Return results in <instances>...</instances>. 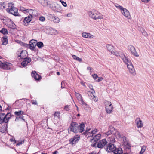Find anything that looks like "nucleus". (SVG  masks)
Instances as JSON below:
<instances>
[{
  "label": "nucleus",
  "mask_w": 154,
  "mask_h": 154,
  "mask_svg": "<svg viewBox=\"0 0 154 154\" xmlns=\"http://www.w3.org/2000/svg\"><path fill=\"white\" fill-rule=\"evenodd\" d=\"M85 125L83 123H82L80 124V125L76 122H72L70 126V129L71 131L75 133H77L79 132L82 133L84 131Z\"/></svg>",
  "instance_id": "f257e3e1"
},
{
  "label": "nucleus",
  "mask_w": 154,
  "mask_h": 154,
  "mask_svg": "<svg viewBox=\"0 0 154 154\" xmlns=\"http://www.w3.org/2000/svg\"><path fill=\"white\" fill-rule=\"evenodd\" d=\"M121 56V59L123 62L127 65V67L129 72L133 75H135L136 74L135 70L131 60L125 55H122Z\"/></svg>",
  "instance_id": "f03ea898"
},
{
  "label": "nucleus",
  "mask_w": 154,
  "mask_h": 154,
  "mask_svg": "<svg viewBox=\"0 0 154 154\" xmlns=\"http://www.w3.org/2000/svg\"><path fill=\"white\" fill-rule=\"evenodd\" d=\"M88 14L91 18L95 20L103 18V16L100 12L95 10L89 11Z\"/></svg>",
  "instance_id": "7ed1b4c3"
},
{
  "label": "nucleus",
  "mask_w": 154,
  "mask_h": 154,
  "mask_svg": "<svg viewBox=\"0 0 154 154\" xmlns=\"http://www.w3.org/2000/svg\"><path fill=\"white\" fill-rule=\"evenodd\" d=\"M49 7L55 12H60L61 7L60 5L55 2H52L49 4Z\"/></svg>",
  "instance_id": "20e7f679"
},
{
  "label": "nucleus",
  "mask_w": 154,
  "mask_h": 154,
  "mask_svg": "<svg viewBox=\"0 0 154 154\" xmlns=\"http://www.w3.org/2000/svg\"><path fill=\"white\" fill-rule=\"evenodd\" d=\"M106 47L108 50L112 54L117 56H119L121 58V55H124L123 53L121 52H117L115 50L113 46L111 45L108 44L106 45Z\"/></svg>",
  "instance_id": "39448f33"
},
{
  "label": "nucleus",
  "mask_w": 154,
  "mask_h": 154,
  "mask_svg": "<svg viewBox=\"0 0 154 154\" xmlns=\"http://www.w3.org/2000/svg\"><path fill=\"white\" fill-rule=\"evenodd\" d=\"M101 135L98 134L93 137L90 139V141L92 143L91 144L92 146L96 147H97V142L100 139Z\"/></svg>",
  "instance_id": "423d86ee"
},
{
  "label": "nucleus",
  "mask_w": 154,
  "mask_h": 154,
  "mask_svg": "<svg viewBox=\"0 0 154 154\" xmlns=\"http://www.w3.org/2000/svg\"><path fill=\"white\" fill-rule=\"evenodd\" d=\"M45 32L47 34L50 35H55L58 33L57 30L48 26H46L44 29Z\"/></svg>",
  "instance_id": "0eeeda50"
},
{
  "label": "nucleus",
  "mask_w": 154,
  "mask_h": 154,
  "mask_svg": "<svg viewBox=\"0 0 154 154\" xmlns=\"http://www.w3.org/2000/svg\"><path fill=\"white\" fill-rule=\"evenodd\" d=\"M10 14L15 16H19L20 15L18 12V9L14 7V3H10Z\"/></svg>",
  "instance_id": "6e6552de"
},
{
  "label": "nucleus",
  "mask_w": 154,
  "mask_h": 154,
  "mask_svg": "<svg viewBox=\"0 0 154 154\" xmlns=\"http://www.w3.org/2000/svg\"><path fill=\"white\" fill-rule=\"evenodd\" d=\"M75 95L77 98L79 100L80 104L82 105H84L85 106L86 108L88 107V105L85 103L82 98V95L79 93H77L76 92H75Z\"/></svg>",
  "instance_id": "1a4fd4ad"
},
{
  "label": "nucleus",
  "mask_w": 154,
  "mask_h": 154,
  "mask_svg": "<svg viewBox=\"0 0 154 154\" xmlns=\"http://www.w3.org/2000/svg\"><path fill=\"white\" fill-rule=\"evenodd\" d=\"M115 147L113 144L109 143L104 148L107 152H113V151L115 149Z\"/></svg>",
  "instance_id": "9d476101"
},
{
  "label": "nucleus",
  "mask_w": 154,
  "mask_h": 154,
  "mask_svg": "<svg viewBox=\"0 0 154 154\" xmlns=\"http://www.w3.org/2000/svg\"><path fill=\"white\" fill-rule=\"evenodd\" d=\"M9 113H8L7 115L4 113H0V124L5 122L7 123L8 121V119L6 118V116Z\"/></svg>",
  "instance_id": "9b49d317"
},
{
  "label": "nucleus",
  "mask_w": 154,
  "mask_h": 154,
  "mask_svg": "<svg viewBox=\"0 0 154 154\" xmlns=\"http://www.w3.org/2000/svg\"><path fill=\"white\" fill-rule=\"evenodd\" d=\"M107 142L105 139L100 140L98 143L97 147L100 148H102L104 147L107 143Z\"/></svg>",
  "instance_id": "f8f14e48"
},
{
  "label": "nucleus",
  "mask_w": 154,
  "mask_h": 154,
  "mask_svg": "<svg viewBox=\"0 0 154 154\" xmlns=\"http://www.w3.org/2000/svg\"><path fill=\"white\" fill-rule=\"evenodd\" d=\"M121 12L122 14L128 19H130L131 17L129 11L126 8H123L121 10Z\"/></svg>",
  "instance_id": "ddd939ff"
},
{
  "label": "nucleus",
  "mask_w": 154,
  "mask_h": 154,
  "mask_svg": "<svg viewBox=\"0 0 154 154\" xmlns=\"http://www.w3.org/2000/svg\"><path fill=\"white\" fill-rule=\"evenodd\" d=\"M0 67L5 70L8 69L9 68V63L7 62L2 63L0 61Z\"/></svg>",
  "instance_id": "4468645a"
},
{
  "label": "nucleus",
  "mask_w": 154,
  "mask_h": 154,
  "mask_svg": "<svg viewBox=\"0 0 154 154\" xmlns=\"http://www.w3.org/2000/svg\"><path fill=\"white\" fill-rule=\"evenodd\" d=\"M80 137L79 135H76L75 136L69 140V142L70 144H74L77 142L79 140Z\"/></svg>",
  "instance_id": "2eb2a0df"
},
{
  "label": "nucleus",
  "mask_w": 154,
  "mask_h": 154,
  "mask_svg": "<svg viewBox=\"0 0 154 154\" xmlns=\"http://www.w3.org/2000/svg\"><path fill=\"white\" fill-rule=\"evenodd\" d=\"M129 49L131 51V54L134 56L136 57H138L139 54L136 51L135 47L132 45H130L129 47Z\"/></svg>",
  "instance_id": "dca6fc26"
},
{
  "label": "nucleus",
  "mask_w": 154,
  "mask_h": 154,
  "mask_svg": "<svg viewBox=\"0 0 154 154\" xmlns=\"http://www.w3.org/2000/svg\"><path fill=\"white\" fill-rule=\"evenodd\" d=\"M26 52L25 51L22 50H19L17 53V54L18 57H20L21 58H24L26 57Z\"/></svg>",
  "instance_id": "f3484780"
},
{
  "label": "nucleus",
  "mask_w": 154,
  "mask_h": 154,
  "mask_svg": "<svg viewBox=\"0 0 154 154\" xmlns=\"http://www.w3.org/2000/svg\"><path fill=\"white\" fill-rule=\"evenodd\" d=\"M36 45V40H32L30 42L29 44L30 48L33 50L35 48Z\"/></svg>",
  "instance_id": "a211bd4d"
},
{
  "label": "nucleus",
  "mask_w": 154,
  "mask_h": 154,
  "mask_svg": "<svg viewBox=\"0 0 154 154\" xmlns=\"http://www.w3.org/2000/svg\"><path fill=\"white\" fill-rule=\"evenodd\" d=\"M31 61V59L29 58H24V60L21 63V65L23 67L26 66Z\"/></svg>",
  "instance_id": "6ab92c4d"
},
{
  "label": "nucleus",
  "mask_w": 154,
  "mask_h": 154,
  "mask_svg": "<svg viewBox=\"0 0 154 154\" xmlns=\"http://www.w3.org/2000/svg\"><path fill=\"white\" fill-rule=\"evenodd\" d=\"M31 75L32 77L34 78L36 80H39L41 79V76L38 74L36 71H32L31 73Z\"/></svg>",
  "instance_id": "aec40b11"
},
{
  "label": "nucleus",
  "mask_w": 154,
  "mask_h": 154,
  "mask_svg": "<svg viewBox=\"0 0 154 154\" xmlns=\"http://www.w3.org/2000/svg\"><path fill=\"white\" fill-rule=\"evenodd\" d=\"M82 36L83 37L87 38H91L94 37V35L91 33L85 32H83L82 33Z\"/></svg>",
  "instance_id": "412c9836"
},
{
  "label": "nucleus",
  "mask_w": 154,
  "mask_h": 154,
  "mask_svg": "<svg viewBox=\"0 0 154 154\" xmlns=\"http://www.w3.org/2000/svg\"><path fill=\"white\" fill-rule=\"evenodd\" d=\"M135 121L137 126V128H141L143 126V123L140 118H137L135 120Z\"/></svg>",
  "instance_id": "4be33fe9"
},
{
  "label": "nucleus",
  "mask_w": 154,
  "mask_h": 154,
  "mask_svg": "<svg viewBox=\"0 0 154 154\" xmlns=\"http://www.w3.org/2000/svg\"><path fill=\"white\" fill-rule=\"evenodd\" d=\"M29 13L30 15H32V17L33 16L36 17L38 15V12L35 10L29 9Z\"/></svg>",
  "instance_id": "5701e85b"
},
{
  "label": "nucleus",
  "mask_w": 154,
  "mask_h": 154,
  "mask_svg": "<svg viewBox=\"0 0 154 154\" xmlns=\"http://www.w3.org/2000/svg\"><path fill=\"white\" fill-rule=\"evenodd\" d=\"M32 15L29 14L28 16L25 18L23 22L25 23H28L32 20Z\"/></svg>",
  "instance_id": "b1692460"
},
{
  "label": "nucleus",
  "mask_w": 154,
  "mask_h": 154,
  "mask_svg": "<svg viewBox=\"0 0 154 154\" xmlns=\"http://www.w3.org/2000/svg\"><path fill=\"white\" fill-rule=\"evenodd\" d=\"M38 2L44 7L49 5L48 2L47 0H38Z\"/></svg>",
  "instance_id": "393cba45"
},
{
  "label": "nucleus",
  "mask_w": 154,
  "mask_h": 154,
  "mask_svg": "<svg viewBox=\"0 0 154 154\" xmlns=\"http://www.w3.org/2000/svg\"><path fill=\"white\" fill-rule=\"evenodd\" d=\"M123 152L122 149L121 148H117L115 147V149L113 151L114 154H120Z\"/></svg>",
  "instance_id": "a878e982"
},
{
  "label": "nucleus",
  "mask_w": 154,
  "mask_h": 154,
  "mask_svg": "<svg viewBox=\"0 0 154 154\" xmlns=\"http://www.w3.org/2000/svg\"><path fill=\"white\" fill-rule=\"evenodd\" d=\"M113 109V107L112 105L109 106H106V109L107 113H111L112 112Z\"/></svg>",
  "instance_id": "bb28decb"
},
{
  "label": "nucleus",
  "mask_w": 154,
  "mask_h": 154,
  "mask_svg": "<svg viewBox=\"0 0 154 154\" xmlns=\"http://www.w3.org/2000/svg\"><path fill=\"white\" fill-rule=\"evenodd\" d=\"M2 45H6L8 43V39L7 38L3 37L2 38Z\"/></svg>",
  "instance_id": "cd10ccee"
},
{
  "label": "nucleus",
  "mask_w": 154,
  "mask_h": 154,
  "mask_svg": "<svg viewBox=\"0 0 154 154\" xmlns=\"http://www.w3.org/2000/svg\"><path fill=\"white\" fill-rule=\"evenodd\" d=\"M20 10L21 11L25 13H29V9H26L25 8L23 7H21L20 8Z\"/></svg>",
  "instance_id": "c85d7f7f"
},
{
  "label": "nucleus",
  "mask_w": 154,
  "mask_h": 154,
  "mask_svg": "<svg viewBox=\"0 0 154 154\" xmlns=\"http://www.w3.org/2000/svg\"><path fill=\"white\" fill-rule=\"evenodd\" d=\"M108 141H109L110 143L112 144L114 143L115 141V139L114 137H109Z\"/></svg>",
  "instance_id": "c756f323"
},
{
  "label": "nucleus",
  "mask_w": 154,
  "mask_h": 154,
  "mask_svg": "<svg viewBox=\"0 0 154 154\" xmlns=\"http://www.w3.org/2000/svg\"><path fill=\"white\" fill-rule=\"evenodd\" d=\"M91 94L92 95V96L91 97H90V99L92 100H94L95 102H96L98 100L97 98L96 97V96H94V94L93 93H91Z\"/></svg>",
  "instance_id": "7c9ffc66"
},
{
  "label": "nucleus",
  "mask_w": 154,
  "mask_h": 154,
  "mask_svg": "<svg viewBox=\"0 0 154 154\" xmlns=\"http://www.w3.org/2000/svg\"><path fill=\"white\" fill-rule=\"evenodd\" d=\"M0 32L2 33L4 35H6L8 34V31L6 29L3 28L0 30Z\"/></svg>",
  "instance_id": "2f4dec72"
},
{
  "label": "nucleus",
  "mask_w": 154,
  "mask_h": 154,
  "mask_svg": "<svg viewBox=\"0 0 154 154\" xmlns=\"http://www.w3.org/2000/svg\"><path fill=\"white\" fill-rule=\"evenodd\" d=\"M72 57L74 60H77L79 62H81L82 61V60L81 58H79L75 55H73Z\"/></svg>",
  "instance_id": "473e14b6"
},
{
  "label": "nucleus",
  "mask_w": 154,
  "mask_h": 154,
  "mask_svg": "<svg viewBox=\"0 0 154 154\" xmlns=\"http://www.w3.org/2000/svg\"><path fill=\"white\" fill-rule=\"evenodd\" d=\"M24 116H23L20 115L19 116L16 117V119H15V121H17L19 120H22L23 121H24V122H25V120L23 118Z\"/></svg>",
  "instance_id": "72a5a7b5"
},
{
  "label": "nucleus",
  "mask_w": 154,
  "mask_h": 154,
  "mask_svg": "<svg viewBox=\"0 0 154 154\" xmlns=\"http://www.w3.org/2000/svg\"><path fill=\"white\" fill-rule=\"evenodd\" d=\"M97 129H95L91 131V133H89L88 134H90V137H93L94 135V134H95L97 132Z\"/></svg>",
  "instance_id": "f704fd0d"
},
{
  "label": "nucleus",
  "mask_w": 154,
  "mask_h": 154,
  "mask_svg": "<svg viewBox=\"0 0 154 154\" xmlns=\"http://www.w3.org/2000/svg\"><path fill=\"white\" fill-rule=\"evenodd\" d=\"M24 112L23 111H15L14 112V114L17 116H20V115L23 114Z\"/></svg>",
  "instance_id": "c9c22d12"
},
{
  "label": "nucleus",
  "mask_w": 154,
  "mask_h": 154,
  "mask_svg": "<svg viewBox=\"0 0 154 154\" xmlns=\"http://www.w3.org/2000/svg\"><path fill=\"white\" fill-rule=\"evenodd\" d=\"M16 25L12 21H11L10 20V29H16Z\"/></svg>",
  "instance_id": "e433bc0d"
},
{
  "label": "nucleus",
  "mask_w": 154,
  "mask_h": 154,
  "mask_svg": "<svg viewBox=\"0 0 154 154\" xmlns=\"http://www.w3.org/2000/svg\"><path fill=\"white\" fill-rule=\"evenodd\" d=\"M36 45L39 48H42L43 46L44 45L43 43L41 42H37L36 41Z\"/></svg>",
  "instance_id": "4c0bfd02"
},
{
  "label": "nucleus",
  "mask_w": 154,
  "mask_h": 154,
  "mask_svg": "<svg viewBox=\"0 0 154 154\" xmlns=\"http://www.w3.org/2000/svg\"><path fill=\"white\" fill-rule=\"evenodd\" d=\"M114 5L117 9L120 10H121V11L122 10V9L124 8L122 6L120 5L117 3L115 4Z\"/></svg>",
  "instance_id": "58836bf2"
},
{
  "label": "nucleus",
  "mask_w": 154,
  "mask_h": 154,
  "mask_svg": "<svg viewBox=\"0 0 154 154\" xmlns=\"http://www.w3.org/2000/svg\"><path fill=\"white\" fill-rule=\"evenodd\" d=\"M11 137L12 138H10V142L13 143V144H15L16 143V141L15 140L14 137L12 136H11L10 137Z\"/></svg>",
  "instance_id": "ea45409f"
},
{
  "label": "nucleus",
  "mask_w": 154,
  "mask_h": 154,
  "mask_svg": "<svg viewBox=\"0 0 154 154\" xmlns=\"http://www.w3.org/2000/svg\"><path fill=\"white\" fill-rule=\"evenodd\" d=\"M54 22L56 23H58L60 21L59 18L57 17H54V19L53 20Z\"/></svg>",
  "instance_id": "a19ab883"
},
{
  "label": "nucleus",
  "mask_w": 154,
  "mask_h": 154,
  "mask_svg": "<svg viewBox=\"0 0 154 154\" xmlns=\"http://www.w3.org/2000/svg\"><path fill=\"white\" fill-rule=\"evenodd\" d=\"M142 33L143 35L145 36H147L148 35L147 32L143 28L142 29Z\"/></svg>",
  "instance_id": "79ce46f5"
},
{
  "label": "nucleus",
  "mask_w": 154,
  "mask_h": 154,
  "mask_svg": "<svg viewBox=\"0 0 154 154\" xmlns=\"http://www.w3.org/2000/svg\"><path fill=\"white\" fill-rule=\"evenodd\" d=\"M91 130L90 129H87L85 131L84 133V134L85 135L87 136L88 135V137H90V134H88L89 132H88Z\"/></svg>",
  "instance_id": "37998d69"
},
{
  "label": "nucleus",
  "mask_w": 154,
  "mask_h": 154,
  "mask_svg": "<svg viewBox=\"0 0 154 154\" xmlns=\"http://www.w3.org/2000/svg\"><path fill=\"white\" fill-rule=\"evenodd\" d=\"M146 149V147L145 146H143L141 148V151L140 153V154H142L145 152Z\"/></svg>",
  "instance_id": "c03bdc74"
},
{
  "label": "nucleus",
  "mask_w": 154,
  "mask_h": 154,
  "mask_svg": "<svg viewBox=\"0 0 154 154\" xmlns=\"http://www.w3.org/2000/svg\"><path fill=\"white\" fill-rule=\"evenodd\" d=\"M105 103L106 105V106H109L112 105V103L110 102L106 101L105 102Z\"/></svg>",
  "instance_id": "a18cd8bd"
},
{
  "label": "nucleus",
  "mask_w": 154,
  "mask_h": 154,
  "mask_svg": "<svg viewBox=\"0 0 154 154\" xmlns=\"http://www.w3.org/2000/svg\"><path fill=\"white\" fill-rule=\"evenodd\" d=\"M59 113V112H56L54 115V117L56 118L59 119L60 116Z\"/></svg>",
  "instance_id": "49530a36"
},
{
  "label": "nucleus",
  "mask_w": 154,
  "mask_h": 154,
  "mask_svg": "<svg viewBox=\"0 0 154 154\" xmlns=\"http://www.w3.org/2000/svg\"><path fill=\"white\" fill-rule=\"evenodd\" d=\"M24 140L21 141H18L16 143V146H20V145L23 144L24 143Z\"/></svg>",
  "instance_id": "de8ad7c7"
},
{
  "label": "nucleus",
  "mask_w": 154,
  "mask_h": 154,
  "mask_svg": "<svg viewBox=\"0 0 154 154\" xmlns=\"http://www.w3.org/2000/svg\"><path fill=\"white\" fill-rule=\"evenodd\" d=\"M60 2L61 3L62 5L65 7L67 6V4L66 2L63 1L62 0H60Z\"/></svg>",
  "instance_id": "09e8293b"
},
{
  "label": "nucleus",
  "mask_w": 154,
  "mask_h": 154,
  "mask_svg": "<svg viewBox=\"0 0 154 154\" xmlns=\"http://www.w3.org/2000/svg\"><path fill=\"white\" fill-rule=\"evenodd\" d=\"M113 131H112L111 130H110L107 132H106L105 134L107 135L108 136L112 134Z\"/></svg>",
  "instance_id": "8fccbe9b"
},
{
  "label": "nucleus",
  "mask_w": 154,
  "mask_h": 154,
  "mask_svg": "<svg viewBox=\"0 0 154 154\" xmlns=\"http://www.w3.org/2000/svg\"><path fill=\"white\" fill-rule=\"evenodd\" d=\"M92 76L93 78L95 79V80L96 81V80H97V78H98V76L97 74H94L92 75Z\"/></svg>",
  "instance_id": "3c124183"
},
{
  "label": "nucleus",
  "mask_w": 154,
  "mask_h": 154,
  "mask_svg": "<svg viewBox=\"0 0 154 154\" xmlns=\"http://www.w3.org/2000/svg\"><path fill=\"white\" fill-rule=\"evenodd\" d=\"M61 88H65V82L63 81L61 82Z\"/></svg>",
  "instance_id": "603ef678"
},
{
  "label": "nucleus",
  "mask_w": 154,
  "mask_h": 154,
  "mask_svg": "<svg viewBox=\"0 0 154 154\" xmlns=\"http://www.w3.org/2000/svg\"><path fill=\"white\" fill-rule=\"evenodd\" d=\"M32 103L34 105H37V103L36 100H32L31 101Z\"/></svg>",
  "instance_id": "864d4df0"
},
{
  "label": "nucleus",
  "mask_w": 154,
  "mask_h": 154,
  "mask_svg": "<svg viewBox=\"0 0 154 154\" xmlns=\"http://www.w3.org/2000/svg\"><path fill=\"white\" fill-rule=\"evenodd\" d=\"M45 20V18L43 16H42L39 18V20L41 21H44Z\"/></svg>",
  "instance_id": "5fc2aeb1"
},
{
  "label": "nucleus",
  "mask_w": 154,
  "mask_h": 154,
  "mask_svg": "<svg viewBox=\"0 0 154 154\" xmlns=\"http://www.w3.org/2000/svg\"><path fill=\"white\" fill-rule=\"evenodd\" d=\"M109 128L110 130H111L112 131H113V130H115V129L114 128V127H112V125L109 126Z\"/></svg>",
  "instance_id": "6e6d98bb"
},
{
  "label": "nucleus",
  "mask_w": 154,
  "mask_h": 154,
  "mask_svg": "<svg viewBox=\"0 0 154 154\" xmlns=\"http://www.w3.org/2000/svg\"><path fill=\"white\" fill-rule=\"evenodd\" d=\"M98 79L97 80H96V81L97 82H99L101 81H102L103 80V78L102 77H98Z\"/></svg>",
  "instance_id": "4d7b16f0"
},
{
  "label": "nucleus",
  "mask_w": 154,
  "mask_h": 154,
  "mask_svg": "<svg viewBox=\"0 0 154 154\" xmlns=\"http://www.w3.org/2000/svg\"><path fill=\"white\" fill-rule=\"evenodd\" d=\"M69 106L68 105L64 107V109L66 111H68L69 109Z\"/></svg>",
  "instance_id": "13d9d810"
},
{
  "label": "nucleus",
  "mask_w": 154,
  "mask_h": 154,
  "mask_svg": "<svg viewBox=\"0 0 154 154\" xmlns=\"http://www.w3.org/2000/svg\"><path fill=\"white\" fill-rule=\"evenodd\" d=\"M150 0H141L142 2H149Z\"/></svg>",
  "instance_id": "bf43d9fd"
},
{
  "label": "nucleus",
  "mask_w": 154,
  "mask_h": 154,
  "mask_svg": "<svg viewBox=\"0 0 154 154\" xmlns=\"http://www.w3.org/2000/svg\"><path fill=\"white\" fill-rule=\"evenodd\" d=\"M87 70H89L90 71H91V70H92V68L90 67H88L87 68Z\"/></svg>",
  "instance_id": "052dcab7"
},
{
  "label": "nucleus",
  "mask_w": 154,
  "mask_h": 154,
  "mask_svg": "<svg viewBox=\"0 0 154 154\" xmlns=\"http://www.w3.org/2000/svg\"><path fill=\"white\" fill-rule=\"evenodd\" d=\"M117 135L118 136V137H119L120 138V137H121V135L118 132L117 133Z\"/></svg>",
  "instance_id": "680f3d73"
},
{
  "label": "nucleus",
  "mask_w": 154,
  "mask_h": 154,
  "mask_svg": "<svg viewBox=\"0 0 154 154\" xmlns=\"http://www.w3.org/2000/svg\"><path fill=\"white\" fill-rule=\"evenodd\" d=\"M66 16L67 17H71L72 16V15L71 14H68Z\"/></svg>",
  "instance_id": "e2e57ef3"
},
{
  "label": "nucleus",
  "mask_w": 154,
  "mask_h": 154,
  "mask_svg": "<svg viewBox=\"0 0 154 154\" xmlns=\"http://www.w3.org/2000/svg\"><path fill=\"white\" fill-rule=\"evenodd\" d=\"M6 11L8 13H10V8H8L6 9Z\"/></svg>",
  "instance_id": "0e129e2a"
},
{
  "label": "nucleus",
  "mask_w": 154,
  "mask_h": 154,
  "mask_svg": "<svg viewBox=\"0 0 154 154\" xmlns=\"http://www.w3.org/2000/svg\"><path fill=\"white\" fill-rule=\"evenodd\" d=\"M58 153V152L57 151H55L52 154H57Z\"/></svg>",
  "instance_id": "69168bd1"
},
{
  "label": "nucleus",
  "mask_w": 154,
  "mask_h": 154,
  "mask_svg": "<svg viewBox=\"0 0 154 154\" xmlns=\"http://www.w3.org/2000/svg\"><path fill=\"white\" fill-rule=\"evenodd\" d=\"M73 8V6L72 5H70V6L69 8L70 9H72Z\"/></svg>",
  "instance_id": "338daca9"
},
{
  "label": "nucleus",
  "mask_w": 154,
  "mask_h": 154,
  "mask_svg": "<svg viewBox=\"0 0 154 154\" xmlns=\"http://www.w3.org/2000/svg\"><path fill=\"white\" fill-rule=\"evenodd\" d=\"M57 74L58 75H60V72H57Z\"/></svg>",
  "instance_id": "774afa93"
}]
</instances>
